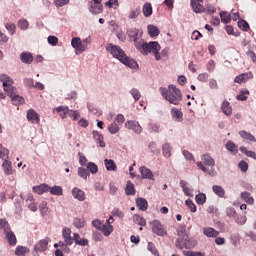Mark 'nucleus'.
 Listing matches in <instances>:
<instances>
[{"label":"nucleus","mask_w":256,"mask_h":256,"mask_svg":"<svg viewBox=\"0 0 256 256\" xmlns=\"http://www.w3.org/2000/svg\"><path fill=\"white\" fill-rule=\"evenodd\" d=\"M129 41H133L137 51L142 55H149V53H153L156 61H161V55L159 51H161V45L159 42H144L143 40H139V30L137 28H133L128 30L127 32Z\"/></svg>","instance_id":"obj_1"},{"label":"nucleus","mask_w":256,"mask_h":256,"mask_svg":"<svg viewBox=\"0 0 256 256\" xmlns=\"http://www.w3.org/2000/svg\"><path fill=\"white\" fill-rule=\"evenodd\" d=\"M106 51L110 53L111 56H113L115 59H118L123 65H126V67H129L130 69H137L139 67V64H137V61L134 59H131L130 57L125 54V51L121 49L119 46L114 44H108L106 46Z\"/></svg>","instance_id":"obj_2"},{"label":"nucleus","mask_w":256,"mask_h":256,"mask_svg":"<svg viewBox=\"0 0 256 256\" xmlns=\"http://www.w3.org/2000/svg\"><path fill=\"white\" fill-rule=\"evenodd\" d=\"M178 239L176 240V247L178 249H193L195 247V241L191 240L185 232V228L178 230Z\"/></svg>","instance_id":"obj_3"},{"label":"nucleus","mask_w":256,"mask_h":256,"mask_svg":"<svg viewBox=\"0 0 256 256\" xmlns=\"http://www.w3.org/2000/svg\"><path fill=\"white\" fill-rule=\"evenodd\" d=\"M166 101L171 103V105H179V103L183 101V94L181 93V90H179L175 85H169Z\"/></svg>","instance_id":"obj_4"},{"label":"nucleus","mask_w":256,"mask_h":256,"mask_svg":"<svg viewBox=\"0 0 256 256\" xmlns=\"http://www.w3.org/2000/svg\"><path fill=\"white\" fill-rule=\"evenodd\" d=\"M0 81L4 87V91L7 93L8 97H11L14 95V93H17V88L13 86L15 81H13V78H11L9 75L2 74L0 75Z\"/></svg>","instance_id":"obj_5"},{"label":"nucleus","mask_w":256,"mask_h":256,"mask_svg":"<svg viewBox=\"0 0 256 256\" xmlns=\"http://www.w3.org/2000/svg\"><path fill=\"white\" fill-rule=\"evenodd\" d=\"M152 225V233L158 235V237H165L167 235V230H165V226L160 223L159 220H154L151 222Z\"/></svg>","instance_id":"obj_6"},{"label":"nucleus","mask_w":256,"mask_h":256,"mask_svg":"<svg viewBox=\"0 0 256 256\" xmlns=\"http://www.w3.org/2000/svg\"><path fill=\"white\" fill-rule=\"evenodd\" d=\"M125 127L126 129L133 131V133H136V135H141V133H143V127H141V124L137 121L129 120L125 123Z\"/></svg>","instance_id":"obj_7"},{"label":"nucleus","mask_w":256,"mask_h":256,"mask_svg":"<svg viewBox=\"0 0 256 256\" xmlns=\"http://www.w3.org/2000/svg\"><path fill=\"white\" fill-rule=\"evenodd\" d=\"M71 45L73 49L80 51V53H83L84 51L87 50V45L83 44V41H81V38L79 37L72 38Z\"/></svg>","instance_id":"obj_8"},{"label":"nucleus","mask_w":256,"mask_h":256,"mask_svg":"<svg viewBox=\"0 0 256 256\" xmlns=\"http://www.w3.org/2000/svg\"><path fill=\"white\" fill-rule=\"evenodd\" d=\"M62 237L66 246L73 245V241H75V236L71 237V228L64 227L62 230Z\"/></svg>","instance_id":"obj_9"},{"label":"nucleus","mask_w":256,"mask_h":256,"mask_svg":"<svg viewBox=\"0 0 256 256\" xmlns=\"http://www.w3.org/2000/svg\"><path fill=\"white\" fill-rule=\"evenodd\" d=\"M49 241H51L49 238L40 240L39 242H37L35 244L34 251H37V252H40V253L43 252V251H47Z\"/></svg>","instance_id":"obj_10"},{"label":"nucleus","mask_w":256,"mask_h":256,"mask_svg":"<svg viewBox=\"0 0 256 256\" xmlns=\"http://www.w3.org/2000/svg\"><path fill=\"white\" fill-rule=\"evenodd\" d=\"M139 171L141 173L142 179H150L151 181L155 179L153 172L151 171V169L147 168V166H141Z\"/></svg>","instance_id":"obj_11"},{"label":"nucleus","mask_w":256,"mask_h":256,"mask_svg":"<svg viewBox=\"0 0 256 256\" xmlns=\"http://www.w3.org/2000/svg\"><path fill=\"white\" fill-rule=\"evenodd\" d=\"M27 119H28V121H31V123L39 124L41 122V118L39 116V113H37V111H35L33 109L28 110Z\"/></svg>","instance_id":"obj_12"},{"label":"nucleus","mask_w":256,"mask_h":256,"mask_svg":"<svg viewBox=\"0 0 256 256\" xmlns=\"http://www.w3.org/2000/svg\"><path fill=\"white\" fill-rule=\"evenodd\" d=\"M2 171L4 172L5 175H13L15 170L13 169V163L9 161V159L4 160L2 163Z\"/></svg>","instance_id":"obj_13"},{"label":"nucleus","mask_w":256,"mask_h":256,"mask_svg":"<svg viewBox=\"0 0 256 256\" xmlns=\"http://www.w3.org/2000/svg\"><path fill=\"white\" fill-rule=\"evenodd\" d=\"M203 1H195V0H191V7L192 10L194 11V13H205V8L203 5H201Z\"/></svg>","instance_id":"obj_14"},{"label":"nucleus","mask_w":256,"mask_h":256,"mask_svg":"<svg viewBox=\"0 0 256 256\" xmlns=\"http://www.w3.org/2000/svg\"><path fill=\"white\" fill-rule=\"evenodd\" d=\"M253 77V74L251 72L249 73H243L235 77L234 83H247V80L251 79Z\"/></svg>","instance_id":"obj_15"},{"label":"nucleus","mask_w":256,"mask_h":256,"mask_svg":"<svg viewBox=\"0 0 256 256\" xmlns=\"http://www.w3.org/2000/svg\"><path fill=\"white\" fill-rule=\"evenodd\" d=\"M221 110L224 115L227 117H230V115L233 114V109L231 108V103L229 101L224 100L223 103L221 104Z\"/></svg>","instance_id":"obj_16"},{"label":"nucleus","mask_w":256,"mask_h":256,"mask_svg":"<svg viewBox=\"0 0 256 256\" xmlns=\"http://www.w3.org/2000/svg\"><path fill=\"white\" fill-rule=\"evenodd\" d=\"M203 234L209 238L219 237V231L215 230V228H213V227L203 228Z\"/></svg>","instance_id":"obj_17"},{"label":"nucleus","mask_w":256,"mask_h":256,"mask_svg":"<svg viewBox=\"0 0 256 256\" xmlns=\"http://www.w3.org/2000/svg\"><path fill=\"white\" fill-rule=\"evenodd\" d=\"M32 189L34 193H37V195H43V193H49V186L46 183L34 186Z\"/></svg>","instance_id":"obj_18"},{"label":"nucleus","mask_w":256,"mask_h":256,"mask_svg":"<svg viewBox=\"0 0 256 256\" xmlns=\"http://www.w3.org/2000/svg\"><path fill=\"white\" fill-rule=\"evenodd\" d=\"M6 235V239L12 247H15L17 245V236H15V233L13 231L8 230L7 232H4Z\"/></svg>","instance_id":"obj_19"},{"label":"nucleus","mask_w":256,"mask_h":256,"mask_svg":"<svg viewBox=\"0 0 256 256\" xmlns=\"http://www.w3.org/2000/svg\"><path fill=\"white\" fill-rule=\"evenodd\" d=\"M74 243L80 247H87V245H89V240L86 238H81L79 233H74Z\"/></svg>","instance_id":"obj_20"},{"label":"nucleus","mask_w":256,"mask_h":256,"mask_svg":"<svg viewBox=\"0 0 256 256\" xmlns=\"http://www.w3.org/2000/svg\"><path fill=\"white\" fill-rule=\"evenodd\" d=\"M136 206L140 211H147L149 209V202L145 198H137Z\"/></svg>","instance_id":"obj_21"},{"label":"nucleus","mask_w":256,"mask_h":256,"mask_svg":"<svg viewBox=\"0 0 256 256\" xmlns=\"http://www.w3.org/2000/svg\"><path fill=\"white\" fill-rule=\"evenodd\" d=\"M72 195L78 201H85V192L79 188H73Z\"/></svg>","instance_id":"obj_22"},{"label":"nucleus","mask_w":256,"mask_h":256,"mask_svg":"<svg viewBox=\"0 0 256 256\" xmlns=\"http://www.w3.org/2000/svg\"><path fill=\"white\" fill-rule=\"evenodd\" d=\"M56 113H59L62 119H66L67 115L69 116L71 113V110H69V107L67 106H59L56 108Z\"/></svg>","instance_id":"obj_23"},{"label":"nucleus","mask_w":256,"mask_h":256,"mask_svg":"<svg viewBox=\"0 0 256 256\" xmlns=\"http://www.w3.org/2000/svg\"><path fill=\"white\" fill-rule=\"evenodd\" d=\"M20 60L22 61V63H26V65H31V63H33V55L28 52H23L20 55Z\"/></svg>","instance_id":"obj_24"},{"label":"nucleus","mask_w":256,"mask_h":256,"mask_svg":"<svg viewBox=\"0 0 256 256\" xmlns=\"http://www.w3.org/2000/svg\"><path fill=\"white\" fill-rule=\"evenodd\" d=\"M100 231H102L105 237H109V235L113 233V225L106 222L105 224H102V228L100 229Z\"/></svg>","instance_id":"obj_25"},{"label":"nucleus","mask_w":256,"mask_h":256,"mask_svg":"<svg viewBox=\"0 0 256 256\" xmlns=\"http://www.w3.org/2000/svg\"><path fill=\"white\" fill-rule=\"evenodd\" d=\"M144 17H151L153 15V6L151 3H145L142 8Z\"/></svg>","instance_id":"obj_26"},{"label":"nucleus","mask_w":256,"mask_h":256,"mask_svg":"<svg viewBox=\"0 0 256 256\" xmlns=\"http://www.w3.org/2000/svg\"><path fill=\"white\" fill-rule=\"evenodd\" d=\"M171 116L173 117V119H175V121H183V112L177 108H172Z\"/></svg>","instance_id":"obj_27"},{"label":"nucleus","mask_w":256,"mask_h":256,"mask_svg":"<svg viewBox=\"0 0 256 256\" xmlns=\"http://www.w3.org/2000/svg\"><path fill=\"white\" fill-rule=\"evenodd\" d=\"M48 191L51 195H56L57 197H61V195H63V188L61 186H57V185L52 187L49 186Z\"/></svg>","instance_id":"obj_28"},{"label":"nucleus","mask_w":256,"mask_h":256,"mask_svg":"<svg viewBox=\"0 0 256 256\" xmlns=\"http://www.w3.org/2000/svg\"><path fill=\"white\" fill-rule=\"evenodd\" d=\"M202 161L204 165H208V167H215V160L209 154H204L202 156Z\"/></svg>","instance_id":"obj_29"},{"label":"nucleus","mask_w":256,"mask_h":256,"mask_svg":"<svg viewBox=\"0 0 256 256\" xmlns=\"http://www.w3.org/2000/svg\"><path fill=\"white\" fill-rule=\"evenodd\" d=\"M104 165L107 169V171H117V164H115V161L111 159H105Z\"/></svg>","instance_id":"obj_30"},{"label":"nucleus","mask_w":256,"mask_h":256,"mask_svg":"<svg viewBox=\"0 0 256 256\" xmlns=\"http://www.w3.org/2000/svg\"><path fill=\"white\" fill-rule=\"evenodd\" d=\"M147 29L148 35H150V37H158L159 33H161L159 28L155 25H148Z\"/></svg>","instance_id":"obj_31"},{"label":"nucleus","mask_w":256,"mask_h":256,"mask_svg":"<svg viewBox=\"0 0 256 256\" xmlns=\"http://www.w3.org/2000/svg\"><path fill=\"white\" fill-rule=\"evenodd\" d=\"M240 137H242V139H246L247 141H252L253 143H256V138L255 136H253L251 133L242 130L239 132Z\"/></svg>","instance_id":"obj_32"},{"label":"nucleus","mask_w":256,"mask_h":256,"mask_svg":"<svg viewBox=\"0 0 256 256\" xmlns=\"http://www.w3.org/2000/svg\"><path fill=\"white\" fill-rule=\"evenodd\" d=\"M13 105H21L25 103V99L22 96L17 95V93L12 94L10 96Z\"/></svg>","instance_id":"obj_33"},{"label":"nucleus","mask_w":256,"mask_h":256,"mask_svg":"<svg viewBox=\"0 0 256 256\" xmlns=\"http://www.w3.org/2000/svg\"><path fill=\"white\" fill-rule=\"evenodd\" d=\"M126 195H135V184L131 182V180L127 181L126 188H125Z\"/></svg>","instance_id":"obj_34"},{"label":"nucleus","mask_w":256,"mask_h":256,"mask_svg":"<svg viewBox=\"0 0 256 256\" xmlns=\"http://www.w3.org/2000/svg\"><path fill=\"white\" fill-rule=\"evenodd\" d=\"M213 193L220 198L225 197V189L219 185L212 186Z\"/></svg>","instance_id":"obj_35"},{"label":"nucleus","mask_w":256,"mask_h":256,"mask_svg":"<svg viewBox=\"0 0 256 256\" xmlns=\"http://www.w3.org/2000/svg\"><path fill=\"white\" fill-rule=\"evenodd\" d=\"M92 133H93L94 139H96V141L99 142V146L102 148L105 147L106 144H105V141H103L104 139L103 134H100L99 131H96V130H94Z\"/></svg>","instance_id":"obj_36"},{"label":"nucleus","mask_w":256,"mask_h":256,"mask_svg":"<svg viewBox=\"0 0 256 256\" xmlns=\"http://www.w3.org/2000/svg\"><path fill=\"white\" fill-rule=\"evenodd\" d=\"M241 199L245 200V203L248 205H253V203H255V200L251 197V193L249 192H242Z\"/></svg>","instance_id":"obj_37"},{"label":"nucleus","mask_w":256,"mask_h":256,"mask_svg":"<svg viewBox=\"0 0 256 256\" xmlns=\"http://www.w3.org/2000/svg\"><path fill=\"white\" fill-rule=\"evenodd\" d=\"M147 129L149 133H159V129H161V125H159V123L150 122L147 125Z\"/></svg>","instance_id":"obj_38"},{"label":"nucleus","mask_w":256,"mask_h":256,"mask_svg":"<svg viewBox=\"0 0 256 256\" xmlns=\"http://www.w3.org/2000/svg\"><path fill=\"white\" fill-rule=\"evenodd\" d=\"M134 223H138L140 227H145L147 225V220L145 218L141 217L139 214H135L133 216Z\"/></svg>","instance_id":"obj_39"},{"label":"nucleus","mask_w":256,"mask_h":256,"mask_svg":"<svg viewBox=\"0 0 256 256\" xmlns=\"http://www.w3.org/2000/svg\"><path fill=\"white\" fill-rule=\"evenodd\" d=\"M29 253V248L25 246H17L15 250V255L17 256H25Z\"/></svg>","instance_id":"obj_40"},{"label":"nucleus","mask_w":256,"mask_h":256,"mask_svg":"<svg viewBox=\"0 0 256 256\" xmlns=\"http://www.w3.org/2000/svg\"><path fill=\"white\" fill-rule=\"evenodd\" d=\"M0 159L7 161L9 159V149L0 144Z\"/></svg>","instance_id":"obj_41"},{"label":"nucleus","mask_w":256,"mask_h":256,"mask_svg":"<svg viewBox=\"0 0 256 256\" xmlns=\"http://www.w3.org/2000/svg\"><path fill=\"white\" fill-rule=\"evenodd\" d=\"M195 201L197 205H205L207 201V196L203 193H199L195 196Z\"/></svg>","instance_id":"obj_42"},{"label":"nucleus","mask_w":256,"mask_h":256,"mask_svg":"<svg viewBox=\"0 0 256 256\" xmlns=\"http://www.w3.org/2000/svg\"><path fill=\"white\" fill-rule=\"evenodd\" d=\"M220 19L222 21V23H231V14L225 12V11H221L220 12Z\"/></svg>","instance_id":"obj_43"},{"label":"nucleus","mask_w":256,"mask_h":256,"mask_svg":"<svg viewBox=\"0 0 256 256\" xmlns=\"http://www.w3.org/2000/svg\"><path fill=\"white\" fill-rule=\"evenodd\" d=\"M119 124L117 122H113L108 126V131L111 133V135H115L116 133H119Z\"/></svg>","instance_id":"obj_44"},{"label":"nucleus","mask_w":256,"mask_h":256,"mask_svg":"<svg viewBox=\"0 0 256 256\" xmlns=\"http://www.w3.org/2000/svg\"><path fill=\"white\" fill-rule=\"evenodd\" d=\"M101 1L103 0H93L92 3L97 5V8L93 10L94 15H99L103 11V5L101 4Z\"/></svg>","instance_id":"obj_45"},{"label":"nucleus","mask_w":256,"mask_h":256,"mask_svg":"<svg viewBox=\"0 0 256 256\" xmlns=\"http://www.w3.org/2000/svg\"><path fill=\"white\" fill-rule=\"evenodd\" d=\"M241 153H244L247 157H251L252 159L256 160V153L254 151L247 150V147L241 146L240 147Z\"/></svg>","instance_id":"obj_46"},{"label":"nucleus","mask_w":256,"mask_h":256,"mask_svg":"<svg viewBox=\"0 0 256 256\" xmlns=\"http://www.w3.org/2000/svg\"><path fill=\"white\" fill-rule=\"evenodd\" d=\"M73 225L76 229H83V227H85V221L83 218H74Z\"/></svg>","instance_id":"obj_47"},{"label":"nucleus","mask_w":256,"mask_h":256,"mask_svg":"<svg viewBox=\"0 0 256 256\" xmlns=\"http://www.w3.org/2000/svg\"><path fill=\"white\" fill-rule=\"evenodd\" d=\"M162 150H163V155L164 157H171V145L169 143H165L163 146H162Z\"/></svg>","instance_id":"obj_48"},{"label":"nucleus","mask_w":256,"mask_h":256,"mask_svg":"<svg viewBox=\"0 0 256 256\" xmlns=\"http://www.w3.org/2000/svg\"><path fill=\"white\" fill-rule=\"evenodd\" d=\"M3 229L4 233H7L11 227L9 226V222L5 219L0 218V230Z\"/></svg>","instance_id":"obj_49"},{"label":"nucleus","mask_w":256,"mask_h":256,"mask_svg":"<svg viewBox=\"0 0 256 256\" xmlns=\"http://www.w3.org/2000/svg\"><path fill=\"white\" fill-rule=\"evenodd\" d=\"M185 203L188 209H190L191 213H197V206L191 199L186 200Z\"/></svg>","instance_id":"obj_50"},{"label":"nucleus","mask_w":256,"mask_h":256,"mask_svg":"<svg viewBox=\"0 0 256 256\" xmlns=\"http://www.w3.org/2000/svg\"><path fill=\"white\" fill-rule=\"evenodd\" d=\"M141 15V8H135L130 11L129 19H137L138 16Z\"/></svg>","instance_id":"obj_51"},{"label":"nucleus","mask_w":256,"mask_h":256,"mask_svg":"<svg viewBox=\"0 0 256 256\" xmlns=\"http://www.w3.org/2000/svg\"><path fill=\"white\" fill-rule=\"evenodd\" d=\"M112 215L114 217H118V219H121V221H123V218L125 217V214L119 208H114L112 210Z\"/></svg>","instance_id":"obj_52"},{"label":"nucleus","mask_w":256,"mask_h":256,"mask_svg":"<svg viewBox=\"0 0 256 256\" xmlns=\"http://www.w3.org/2000/svg\"><path fill=\"white\" fill-rule=\"evenodd\" d=\"M87 169L90 171V173H92L93 175H95V173H97V171H99V167H97V164L93 163V162H89L87 164Z\"/></svg>","instance_id":"obj_53"},{"label":"nucleus","mask_w":256,"mask_h":256,"mask_svg":"<svg viewBox=\"0 0 256 256\" xmlns=\"http://www.w3.org/2000/svg\"><path fill=\"white\" fill-rule=\"evenodd\" d=\"M238 27L242 31H249V23H247V21H245V20H239Z\"/></svg>","instance_id":"obj_54"},{"label":"nucleus","mask_w":256,"mask_h":256,"mask_svg":"<svg viewBox=\"0 0 256 256\" xmlns=\"http://www.w3.org/2000/svg\"><path fill=\"white\" fill-rule=\"evenodd\" d=\"M148 251H150L152 253V255L161 256V255H159V251L157 250V248L155 247V244H153V242L148 243Z\"/></svg>","instance_id":"obj_55"},{"label":"nucleus","mask_w":256,"mask_h":256,"mask_svg":"<svg viewBox=\"0 0 256 256\" xmlns=\"http://www.w3.org/2000/svg\"><path fill=\"white\" fill-rule=\"evenodd\" d=\"M18 27L25 31L26 29H29V22L25 19H21L18 21Z\"/></svg>","instance_id":"obj_56"},{"label":"nucleus","mask_w":256,"mask_h":256,"mask_svg":"<svg viewBox=\"0 0 256 256\" xmlns=\"http://www.w3.org/2000/svg\"><path fill=\"white\" fill-rule=\"evenodd\" d=\"M78 175L82 179H87V177H89V172L87 171V169H85L83 167H79L78 168Z\"/></svg>","instance_id":"obj_57"},{"label":"nucleus","mask_w":256,"mask_h":256,"mask_svg":"<svg viewBox=\"0 0 256 256\" xmlns=\"http://www.w3.org/2000/svg\"><path fill=\"white\" fill-rule=\"evenodd\" d=\"M24 85H25V87H27L28 89H33V88H35V82H34L33 78H25V79H24Z\"/></svg>","instance_id":"obj_58"},{"label":"nucleus","mask_w":256,"mask_h":256,"mask_svg":"<svg viewBox=\"0 0 256 256\" xmlns=\"http://www.w3.org/2000/svg\"><path fill=\"white\" fill-rule=\"evenodd\" d=\"M106 7H109L110 9H117V7H119V0H109L106 2Z\"/></svg>","instance_id":"obj_59"},{"label":"nucleus","mask_w":256,"mask_h":256,"mask_svg":"<svg viewBox=\"0 0 256 256\" xmlns=\"http://www.w3.org/2000/svg\"><path fill=\"white\" fill-rule=\"evenodd\" d=\"M48 43L49 45H52V47H57V43H59V38L56 36H48Z\"/></svg>","instance_id":"obj_60"},{"label":"nucleus","mask_w":256,"mask_h":256,"mask_svg":"<svg viewBox=\"0 0 256 256\" xmlns=\"http://www.w3.org/2000/svg\"><path fill=\"white\" fill-rule=\"evenodd\" d=\"M7 31L10 33V35H15V31L17 29V27L15 26V24L13 23H7L5 25Z\"/></svg>","instance_id":"obj_61"},{"label":"nucleus","mask_w":256,"mask_h":256,"mask_svg":"<svg viewBox=\"0 0 256 256\" xmlns=\"http://www.w3.org/2000/svg\"><path fill=\"white\" fill-rule=\"evenodd\" d=\"M226 149H228V151H231L232 153H237V146L231 141H228L226 143Z\"/></svg>","instance_id":"obj_62"},{"label":"nucleus","mask_w":256,"mask_h":256,"mask_svg":"<svg viewBox=\"0 0 256 256\" xmlns=\"http://www.w3.org/2000/svg\"><path fill=\"white\" fill-rule=\"evenodd\" d=\"M247 95H249V90L241 91L236 99H238V101H247Z\"/></svg>","instance_id":"obj_63"},{"label":"nucleus","mask_w":256,"mask_h":256,"mask_svg":"<svg viewBox=\"0 0 256 256\" xmlns=\"http://www.w3.org/2000/svg\"><path fill=\"white\" fill-rule=\"evenodd\" d=\"M183 253L185 256H205L201 252H194V251H184Z\"/></svg>","instance_id":"obj_64"}]
</instances>
